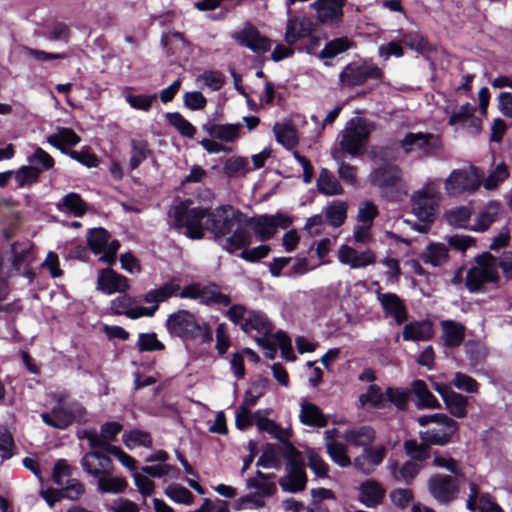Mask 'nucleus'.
<instances>
[{
    "instance_id": "obj_43",
    "label": "nucleus",
    "mask_w": 512,
    "mask_h": 512,
    "mask_svg": "<svg viewBox=\"0 0 512 512\" xmlns=\"http://www.w3.org/2000/svg\"><path fill=\"white\" fill-rule=\"evenodd\" d=\"M445 406L451 415L457 418H464L467 415L468 400L465 396L453 391L445 395Z\"/></svg>"
},
{
    "instance_id": "obj_28",
    "label": "nucleus",
    "mask_w": 512,
    "mask_h": 512,
    "mask_svg": "<svg viewBox=\"0 0 512 512\" xmlns=\"http://www.w3.org/2000/svg\"><path fill=\"white\" fill-rule=\"evenodd\" d=\"M434 334L433 324L429 320L413 321L403 328L402 337L405 341H428Z\"/></svg>"
},
{
    "instance_id": "obj_38",
    "label": "nucleus",
    "mask_w": 512,
    "mask_h": 512,
    "mask_svg": "<svg viewBox=\"0 0 512 512\" xmlns=\"http://www.w3.org/2000/svg\"><path fill=\"white\" fill-rule=\"evenodd\" d=\"M348 205L344 201H333L324 209L325 219L334 228L342 226L347 218Z\"/></svg>"
},
{
    "instance_id": "obj_58",
    "label": "nucleus",
    "mask_w": 512,
    "mask_h": 512,
    "mask_svg": "<svg viewBox=\"0 0 512 512\" xmlns=\"http://www.w3.org/2000/svg\"><path fill=\"white\" fill-rule=\"evenodd\" d=\"M508 169L504 163H501L495 167L489 176L484 180L483 185L487 190L496 188L499 183L503 182L508 177Z\"/></svg>"
},
{
    "instance_id": "obj_21",
    "label": "nucleus",
    "mask_w": 512,
    "mask_h": 512,
    "mask_svg": "<svg viewBox=\"0 0 512 512\" xmlns=\"http://www.w3.org/2000/svg\"><path fill=\"white\" fill-rule=\"evenodd\" d=\"M97 289L105 294L123 293L129 289L128 279L110 268L100 270Z\"/></svg>"
},
{
    "instance_id": "obj_56",
    "label": "nucleus",
    "mask_w": 512,
    "mask_h": 512,
    "mask_svg": "<svg viewBox=\"0 0 512 512\" xmlns=\"http://www.w3.org/2000/svg\"><path fill=\"white\" fill-rule=\"evenodd\" d=\"M429 443H418L416 440H408L404 443L406 453L416 461H423L429 456Z\"/></svg>"
},
{
    "instance_id": "obj_22",
    "label": "nucleus",
    "mask_w": 512,
    "mask_h": 512,
    "mask_svg": "<svg viewBox=\"0 0 512 512\" xmlns=\"http://www.w3.org/2000/svg\"><path fill=\"white\" fill-rule=\"evenodd\" d=\"M134 300L127 296L122 295L112 300L111 310L117 315H126L131 319H137L142 316L151 317L157 310V307H137L134 306Z\"/></svg>"
},
{
    "instance_id": "obj_46",
    "label": "nucleus",
    "mask_w": 512,
    "mask_h": 512,
    "mask_svg": "<svg viewBox=\"0 0 512 512\" xmlns=\"http://www.w3.org/2000/svg\"><path fill=\"white\" fill-rule=\"evenodd\" d=\"M351 47L352 42H350L346 37L337 38L325 45L320 52L319 57L321 59H331L338 54L347 51Z\"/></svg>"
},
{
    "instance_id": "obj_49",
    "label": "nucleus",
    "mask_w": 512,
    "mask_h": 512,
    "mask_svg": "<svg viewBox=\"0 0 512 512\" xmlns=\"http://www.w3.org/2000/svg\"><path fill=\"white\" fill-rule=\"evenodd\" d=\"M165 495L180 504H191L194 500L192 493L182 485L171 484L165 488Z\"/></svg>"
},
{
    "instance_id": "obj_40",
    "label": "nucleus",
    "mask_w": 512,
    "mask_h": 512,
    "mask_svg": "<svg viewBox=\"0 0 512 512\" xmlns=\"http://www.w3.org/2000/svg\"><path fill=\"white\" fill-rule=\"evenodd\" d=\"M249 171V162L244 157L232 156L224 161L223 172L228 178L244 177Z\"/></svg>"
},
{
    "instance_id": "obj_12",
    "label": "nucleus",
    "mask_w": 512,
    "mask_h": 512,
    "mask_svg": "<svg viewBox=\"0 0 512 512\" xmlns=\"http://www.w3.org/2000/svg\"><path fill=\"white\" fill-rule=\"evenodd\" d=\"M246 488L248 490L254 489L245 496L238 498L234 502L235 510H251L260 509L265 506V497H269L276 492V485L273 482H262L256 478H248L246 480Z\"/></svg>"
},
{
    "instance_id": "obj_1",
    "label": "nucleus",
    "mask_w": 512,
    "mask_h": 512,
    "mask_svg": "<svg viewBox=\"0 0 512 512\" xmlns=\"http://www.w3.org/2000/svg\"><path fill=\"white\" fill-rule=\"evenodd\" d=\"M173 224L184 228L185 235L191 239H201L205 231H210L215 238H223L222 247L229 253L248 246L252 235L246 225L248 217L231 205H221L215 209L189 208L180 202L169 211Z\"/></svg>"
},
{
    "instance_id": "obj_4",
    "label": "nucleus",
    "mask_w": 512,
    "mask_h": 512,
    "mask_svg": "<svg viewBox=\"0 0 512 512\" xmlns=\"http://www.w3.org/2000/svg\"><path fill=\"white\" fill-rule=\"evenodd\" d=\"M498 259L489 252L475 257L474 262L466 273L465 285L472 292L484 290V286L490 283H498Z\"/></svg>"
},
{
    "instance_id": "obj_13",
    "label": "nucleus",
    "mask_w": 512,
    "mask_h": 512,
    "mask_svg": "<svg viewBox=\"0 0 512 512\" xmlns=\"http://www.w3.org/2000/svg\"><path fill=\"white\" fill-rule=\"evenodd\" d=\"M109 239L108 231L101 227L93 228L87 234V242L91 250L95 254H102L99 260L112 265L115 263L120 243L117 240L109 241Z\"/></svg>"
},
{
    "instance_id": "obj_51",
    "label": "nucleus",
    "mask_w": 512,
    "mask_h": 512,
    "mask_svg": "<svg viewBox=\"0 0 512 512\" xmlns=\"http://www.w3.org/2000/svg\"><path fill=\"white\" fill-rule=\"evenodd\" d=\"M123 442L126 447L132 449L136 446L150 447L152 444V439L150 434L147 432L133 430L123 435Z\"/></svg>"
},
{
    "instance_id": "obj_35",
    "label": "nucleus",
    "mask_w": 512,
    "mask_h": 512,
    "mask_svg": "<svg viewBox=\"0 0 512 512\" xmlns=\"http://www.w3.org/2000/svg\"><path fill=\"white\" fill-rule=\"evenodd\" d=\"M442 339L446 346L457 347L465 337V327L452 320H444L441 322Z\"/></svg>"
},
{
    "instance_id": "obj_23",
    "label": "nucleus",
    "mask_w": 512,
    "mask_h": 512,
    "mask_svg": "<svg viewBox=\"0 0 512 512\" xmlns=\"http://www.w3.org/2000/svg\"><path fill=\"white\" fill-rule=\"evenodd\" d=\"M307 476L302 454L290 444V493L305 489Z\"/></svg>"
},
{
    "instance_id": "obj_5",
    "label": "nucleus",
    "mask_w": 512,
    "mask_h": 512,
    "mask_svg": "<svg viewBox=\"0 0 512 512\" xmlns=\"http://www.w3.org/2000/svg\"><path fill=\"white\" fill-rule=\"evenodd\" d=\"M166 327L171 335L180 338L200 337L203 342L212 340L211 329L205 323H200L192 313L186 310H179L169 315Z\"/></svg>"
},
{
    "instance_id": "obj_54",
    "label": "nucleus",
    "mask_w": 512,
    "mask_h": 512,
    "mask_svg": "<svg viewBox=\"0 0 512 512\" xmlns=\"http://www.w3.org/2000/svg\"><path fill=\"white\" fill-rule=\"evenodd\" d=\"M421 466L417 462L408 461L399 470L396 468V464L390 466L391 472L396 480H403L409 482L419 472Z\"/></svg>"
},
{
    "instance_id": "obj_42",
    "label": "nucleus",
    "mask_w": 512,
    "mask_h": 512,
    "mask_svg": "<svg viewBox=\"0 0 512 512\" xmlns=\"http://www.w3.org/2000/svg\"><path fill=\"white\" fill-rule=\"evenodd\" d=\"M130 145L129 167L134 170L149 157L151 151L149 149L148 142L145 140L132 139Z\"/></svg>"
},
{
    "instance_id": "obj_15",
    "label": "nucleus",
    "mask_w": 512,
    "mask_h": 512,
    "mask_svg": "<svg viewBox=\"0 0 512 512\" xmlns=\"http://www.w3.org/2000/svg\"><path fill=\"white\" fill-rule=\"evenodd\" d=\"M382 76V70L374 64L350 63L342 70L339 79L343 86L353 87L362 85L367 79H381Z\"/></svg>"
},
{
    "instance_id": "obj_32",
    "label": "nucleus",
    "mask_w": 512,
    "mask_h": 512,
    "mask_svg": "<svg viewBox=\"0 0 512 512\" xmlns=\"http://www.w3.org/2000/svg\"><path fill=\"white\" fill-rule=\"evenodd\" d=\"M375 431L370 426H361L348 429L342 435L347 444L366 448L375 440Z\"/></svg>"
},
{
    "instance_id": "obj_37",
    "label": "nucleus",
    "mask_w": 512,
    "mask_h": 512,
    "mask_svg": "<svg viewBox=\"0 0 512 512\" xmlns=\"http://www.w3.org/2000/svg\"><path fill=\"white\" fill-rule=\"evenodd\" d=\"M421 258L426 264L442 266L449 259L448 248L443 243H431L423 251Z\"/></svg>"
},
{
    "instance_id": "obj_36",
    "label": "nucleus",
    "mask_w": 512,
    "mask_h": 512,
    "mask_svg": "<svg viewBox=\"0 0 512 512\" xmlns=\"http://www.w3.org/2000/svg\"><path fill=\"white\" fill-rule=\"evenodd\" d=\"M300 420L303 424L316 427H325L327 419L321 410L313 403L302 401Z\"/></svg>"
},
{
    "instance_id": "obj_14",
    "label": "nucleus",
    "mask_w": 512,
    "mask_h": 512,
    "mask_svg": "<svg viewBox=\"0 0 512 512\" xmlns=\"http://www.w3.org/2000/svg\"><path fill=\"white\" fill-rule=\"evenodd\" d=\"M400 146L406 154L415 153L419 157L433 154L439 149V138L430 133H407L400 141Z\"/></svg>"
},
{
    "instance_id": "obj_27",
    "label": "nucleus",
    "mask_w": 512,
    "mask_h": 512,
    "mask_svg": "<svg viewBox=\"0 0 512 512\" xmlns=\"http://www.w3.org/2000/svg\"><path fill=\"white\" fill-rule=\"evenodd\" d=\"M242 124H216L208 122L202 126V129L212 138L226 143L234 142L240 134Z\"/></svg>"
},
{
    "instance_id": "obj_24",
    "label": "nucleus",
    "mask_w": 512,
    "mask_h": 512,
    "mask_svg": "<svg viewBox=\"0 0 512 512\" xmlns=\"http://www.w3.org/2000/svg\"><path fill=\"white\" fill-rule=\"evenodd\" d=\"M429 489L434 498L447 503L452 501L458 491L454 479L448 475H436L429 480Z\"/></svg>"
},
{
    "instance_id": "obj_31",
    "label": "nucleus",
    "mask_w": 512,
    "mask_h": 512,
    "mask_svg": "<svg viewBox=\"0 0 512 512\" xmlns=\"http://www.w3.org/2000/svg\"><path fill=\"white\" fill-rule=\"evenodd\" d=\"M359 501L367 507H374L381 503L384 497V489L375 480H367L359 488Z\"/></svg>"
},
{
    "instance_id": "obj_6",
    "label": "nucleus",
    "mask_w": 512,
    "mask_h": 512,
    "mask_svg": "<svg viewBox=\"0 0 512 512\" xmlns=\"http://www.w3.org/2000/svg\"><path fill=\"white\" fill-rule=\"evenodd\" d=\"M418 423L422 427L433 424L432 427L419 433L421 440L431 445L447 444L458 430V423L442 413L421 416L418 418Z\"/></svg>"
},
{
    "instance_id": "obj_44",
    "label": "nucleus",
    "mask_w": 512,
    "mask_h": 512,
    "mask_svg": "<svg viewBox=\"0 0 512 512\" xmlns=\"http://www.w3.org/2000/svg\"><path fill=\"white\" fill-rule=\"evenodd\" d=\"M326 452L330 456L331 460L340 467H349L353 464L349 455L348 449L342 442H332L325 444Z\"/></svg>"
},
{
    "instance_id": "obj_62",
    "label": "nucleus",
    "mask_w": 512,
    "mask_h": 512,
    "mask_svg": "<svg viewBox=\"0 0 512 512\" xmlns=\"http://www.w3.org/2000/svg\"><path fill=\"white\" fill-rule=\"evenodd\" d=\"M385 396L398 409L403 410L408 403L409 391L407 389L389 387L385 392Z\"/></svg>"
},
{
    "instance_id": "obj_53",
    "label": "nucleus",
    "mask_w": 512,
    "mask_h": 512,
    "mask_svg": "<svg viewBox=\"0 0 512 512\" xmlns=\"http://www.w3.org/2000/svg\"><path fill=\"white\" fill-rule=\"evenodd\" d=\"M166 118L168 122L174 126L183 136L193 137L196 129L187 121L180 113H167Z\"/></svg>"
},
{
    "instance_id": "obj_57",
    "label": "nucleus",
    "mask_w": 512,
    "mask_h": 512,
    "mask_svg": "<svg viewBox=\"0 0 512 512\" xmlns=\"http://www.w3.org/2000/svg\"><path fill=\"white\" fill-rule=\"evenodd\" d=\"M63 206L77 217H81L86 212V204L79 194L69 193L62 199Z\"/></svg>"
},
{
    "instance_id": "obj_34",
    "label": "nucleus",
    "mask_w": 512,
    "mask_h": 512,
    "mask_svg": "<svg viewBox=\"0 0 512 512\" xmlns=\"http://www.w3.org/2000/svg\"><path fill=\"white\" fill-rule=\"evenodd\" d=\"M332 159L338 164L337 174L340 180L348 185H356L358 168L345 161L342 150H331Z\"/></svg>"
},
{
    "instance_id": "obj_50",
    "label": "nucleus",
    "mask_w": 512,
    "mask_h": 512,
    "mask_svg": "<svg viewBox=\"0 0 512 512\" xmlns=\"http://www.w3.org/2000/svg\"><path fill=\"white\" fill-rule=\"evenodd\" d=\"M81 437L88 440L89 446L93 450H99L102 453L105 452L111 454L110 448L116 447L114 445H111V443L106 438H104V435L102 433L98 434L95 431H84Z\"/></svg>"
},
{
    "instance_id": "obj_25",
    "label": "nucleus",
    "mask_w": 512,
    "mask_h": 512,
    "mask_svg": "<svg viewBox=\"0 0 512 512\" xmlns=\"http://www.w3.org/2000/svg\"><path fill=\"white\" fill-rule=\"evenodd\" d=\"M385 453L386 449L383 446H368L354 458L353 465L358 471L370 474L383 461Z\"/></svg>"
},
{
    "instance_id": "obj_18",
    "label": "nucleus",
    "mask_w": 512,
    "mask_h": 512,
    "mask_svg": "<svg viewBox=\"0 0 512 512\" xmlns=\"http://www.w3.org/2000/svg\"><path fill=\"white\" fill-rule=\"evenodd\" d=\"M81 466L85 472L97 480L109 474H113L112 460L99 450L86 453L81 459Z\"/></svg>"
},
{
    "instance_id": "obj_47",
    "label": "nucleus",
    "mask_w": 512,
    "mask_h": 512,
    "mask_svg": "<svg viewBox=\"0 0 512 512\" xmlns=\"http://www.w3.org/2000/svg\"><path fill=\"white\" fill-rule=\"evenodd\" d=\"M177 288L172 284H165L157 289H152L148 291L144 297L143 300L146 303H154L153 307L159 306V303L167 300L170 298L175 292Z\"/></svg>"
},
{
    "instance_id": "obj_29",
    "label": "nucleus",
    "mask_w": 512,
    "mask_h": 512,
    "mask_svg": "<svg viewBox=\"0 0 512 512\" xmlns=\"http://www.w3.org/2000/svg\"><path fill=\"white\" fill-rule=\"evenodd\" d=\"M400 179L401 171L397 166H382L370 174V182L381 189L396 185Z\"/></svg>"
},
{
    "instance_id": "obj_3",
    "label": "nucleus",
    "mask_w": 512,
    "mask_h": 512,
    "mask_svg": "<svg viewBox=\"0 0 512 512\" xmlns=\"http://www.w3.org/2000/svg\"><path fill=\"white\" fill-rule=\"evenodd\" d=\"M51 399L54 402L51 411L41 414L43 422L50 427L64 430L85 415V408L76 401H70L65 394L53 393Z\"/></svg>"
},
{
    "instance_id": "obj_10",
    "label": "nucleus",
    "mask_w": 512,
    "mask_h": 512,
    "mask_svg": "<svg viewBox=\"0 0 512 512\" xmlns=\"http://www.w3.org/2000/svg\"><path fill=\"white\" fill-rule=\"evenodd\" d=\"M11 266L6 265L4 259H0V277L5 279L9 277L13 270L25 276L29 282L35 278V273L29 267L30 262L33 260L31 253V245L29 243H14L11 246Z\"/></svg>"
},
{
    "instance_id": "obj_9",
    "label": "nucleus",
    "mask_w": 512,
    "mask_h": 512,
    "mask_svg": "<svg viewBox=\"0 0 512 512\" xmlns=\"http://www.w3.org/2000/svg\"><path fill=\"white\" fill-rule=\"evenodd\" d=\"M483 177L484 173L475 166L455 169L445 180L444 189L450 196L471 193L480 187Z\"/></svg>"
},
{
    "instance_id": "obj_30",
    "label": "nucleus",
    "mask_w": 512,
    "mask_h": 512,
    "mask_svg": "<svg viewBox=\"0 0 512 512\" xmlns=\"http://www.w3.org/2000/svg\"><path fill=\"white\" fill-rule=\"evenodd\" d=\"M319 193L325 196H339L344 193V188L339 179L327 168H321L316 180Z\"/></svg>"
},
{
    "instance_id": "obj_45",
    "label": "nucleus",
    "mask_w": 512,
    "mask_h": 512,
    "mask_svg": "<svg viewBox=\"0 0 512 512\" xmlns=\"http://www.w3.org/2000/svg\"><path fill=\"white\" fill-rule=\"evenodd\" d=\"M127 487V481L122 477H114L113 474L105 475L98 479L97 488L102 493H121Z\"/></svg>"
},
{
    "instance_id": "obj_60",
    "label": "nucleus",
    "mask_w": 512,
    "mask_h": 512,
    "mask_svg": "<svg viewBox=\"0 0 512 512\" xmlns=\"http://www.w3.org/2000/svg\"><path fill=\"white\" fill-rule=\"evenodd\" d=\"M453 385L467 393H476L479 389V384L474 378L461 372L454 374Z\"/></svg>"
},
{
    "instance_id": "obj_16",
    "label": "nucleus",
    "mask_w": 512,
    "mask_h": 512,
    "mask_svg": "<svg viewBox=\"0 0 512 512\" xmlns=\"http://www.w3.org/2000/svg\"><path fill=\"white\" fill-rule=\"evenodd\" d=\"M288 218L282 214L261 215L254 218H248L246 229L251 228L256 236L261 240L271 238L278 228H286Z\"/></svg>"
},
{
    "instance_id": "obj_55",
    "label": "nucleus",
    "mask_w": 512,
    "mask_h": 512,
    "mask_svg": "<svg viewBox=\"0 0 512 512\" xmlns=\"http://www.w3.org/2000/svg\"><path fill=\"white\" fill-rule=\"evenodd\" d=\"M471 212L467 207H457L446 212L447 222L454 227H465L470 219Z\"/></svg>"
},
{
    "instance_id": "obj_52",
    "label": "nucleus",
    "mask_w": 512,
    "mask_h": 512,
    "mask_svg": "<svg viewBox=\"0 0 512 512\" xmlns=\"http://www.w3.org/2000/svg\"><path fill=\"white\" fill-rule=\"evenodd\" d=\"M385 394L377 385H370L367 392L359 396V402L362 407L370 405L374 408H380L383 404Z\"/></svg>"
},
{
    "instance_id": "obj_19",
    "label": "nucleus",
    "mask_w": 512,
    "mask_h": 512,
    "mask_svg": "<svg viewBox=\"0 0 512 512\" xmlns=\"http://www.w3.org/2000/svg\"><path fill=\"white\" fill-rule=\"evenodd\" d=\"M337 258L341 264L347 265L351 269L365 268L376 262V256L372 250L366 249L362 252H358L355 248L347 244H343L339 247Z\"/></svg>"
},
{
    "instance_id": "obj_20",
    "label": "nucleus",
    "mask_w": 512,
    "mask_h": 512,
    "mask_svg": "<svg viewBox=\"0 0 512 512\" xmlns=\"http://www.w3.org/2000/svg\"><path fill=\"white\" fill-rule=\"evenodd\" d=\"M180 296L182 298L197 299L202 303H218L228 306L231 302L229 296L221 294L215 286L206 287L200 284H193L182 289Z\"/></svg>"
},
{
    "instance_id": "obj_41",
    "label": "nucleus",
    "mask_w": 512,
    "mask_h": 512,
    "mask_svg": "<svg viewBox=\"0 0 512 512\" xmlns=\"http://www.w3.org/2000/svg\"><path fill=\"white\" fill-rule=\"evenodd\" d=\"M47 141L60 149L62 152L68 153L65 145L74 146L80 142V137L70 128H60L57 133L49 135Z\"/></svg>"
},
{
    "instance_id": "obj_17",
    "label": "nucleus",
    "mask_w": 512,
    "mask_h": 512,
    "mask_svg": "<svg viewBox=\"0 0 512 512\" xmlns=\"http://www.w3.org/2000/svg\"><path fill=\"white\" fill-rule=\"evenodd\" d=\"M347 0H315L310 7L316 11L317 20L330 26H338L344 17Z\"/></svg>"
},
{
    "instance_id": "obj_11",
    "label": "nucleus",
    "mask_w": 512,
    "mask_h": 512,
    "mask_svg": "<svg viewBox=\"0 0 512 512\" xmlns=\"http://www.w3.org/2000/svg\"><path fill=\"white\" fill-rule=\"evenodd\" d=\"M253 421L260 431L268 432L272 437L279 440L281 443L288 442V431L280 428L275 422L265 418L257 411L252 417L250 415L249 407L242 405L236 412V426L240 430H244L252 425Z\"/></svg>"
},
{
    "instance_id": "obj_64",
    "label": "nucleus",
    "mask_w": 512,
    "mask_h": 512,
    "mask_svg": "<svg viewBox=\"0 0 512 512\" xmlns=\"http://www.w3.org/2000/svg\"><path fill=\"white\" fill-rule=\"evenodd\" d=\"M138 348L140 351H161L164 345L157 339L154 333H143L139 335Z\"/></svg>"
},
{
    "instance_id": "obj_39",
    "label": "nucleus",
    "mask_w": 512,
    "mask_h": 512,
    "mask_svg": "<svg viewBox=\"0 0 512 512\" xmlns=\"http://www.w3.org/2000/svg\"><path fill=\"white\" fill-rule=\"evenodd\" d=\"M234 39L255 53H264L270 48V41L261 34H234Z\"/></svg>"
},
{
    "instance_id": "obj_33",
    "label": "nucleus",
    "mask_w": 512,
    "mask_h": 512,
    "mask_svg": "<svg viewBox=\"0 0 512 512\" xmlns=\"http://www.w3.org/2000/svg\"><path fill=\"white\" fill-rule=\"evenodd\" d=\"M411 392L417 397L416 406L419 409H439L440 402L428 389L423 380H414L411 383Z\"/></svg>"
},
{
    "instance_id": "obj_63",
    "label": "nucleus",
    "mask_w": 512,
    "mask_h": 512,
    "mask_svg": "<svg viewBox=\"0 0 512 512\" xmlns=\"http://www.w3.org/2000/svg\"><path fill=\"white\" fill-rule=\"evenodd\" d=\"M265 392V381L258 380L251 383L250 387L245 393L243 404L251 407L254 406L258 399L263 396Z\"/></svg>"
},
{
    "instance_id": "obj_2",
    "label": "nucleus",
    "mask_w": 512,
    "mask_h": 512,
    "mask_svg": "<svg viewBox=\"0 0 512 512\" xmlns=\"http://www.w3.org/2000/svg\"><path fill=\"white\" fill-rule=\"evenodd\" d=\"M241 329L249 334L256 332L253 337L258 345L262 347L266 357L274 359L277 349H280L282 356L288 358L286 333L278 331L272 334V325L262 313L250 311L246 321L241 323Z\"/></svg>"
},
{
    "instance_id": "obj_59",
    "label": "nucleus",
    "mask_w": 512,
    "mask_h": 512,
    "mask_svg": "<svg viewBox=\"0 0 512 512\" xmlns=\"http://www.w3.org/2000/svg\"><path fill=\"white\" fill-rule=\"evenodd\" d=\"M14 440L5 426H0V457L2 461L10 459L13 456Z\"/></svg>"
},
{
    "instance_id": "obj_48",
    "label": "nucleus",
    "mask_w": 512,
    "mask_h": 512,
    "mask_svg": "<svg viewBox=\"0 0 512 512\" xmlns=\"http://www.w3.org/2000/svg\"><path fill=\"white\" fill-rule=\"evenodd\" d=\"M40 173L41 169L33 165L22 166L16 172H14V177L17 181L18 187L22 188L24 186H29L37 182Z\"/></svg>"
},
{
    "instance_id": "obj_26",
    "label": "nucleus",
    "mask_w": 512,
    "mask_h": 512,
    "mask_svg": "<svg viewBox=\"0 0 512 512\" xmlns=\"http://www.w3.org/2000/svg\"><path fill=\"white\" fill-rule=\"evenodd\" d=\"M376 297L386 316L394 318L398 325H401L407 320L408 315L406 307L396 294L376 291Z\"/></svg>"
},
{
    "instance_id": "obj_61",
    "label": "nucleus",
    "mask_w": 512,
    "mask_h": 512,
    "mask_svg": "<svg viewBox=\"0 0 512 512\" xmlns=\"http://www.w3.org/2000/svg\"><path fill=\"white\" fill-rule=\"evenodd\" d=\"M377 214L378 209L375 204L370 201L364 202L358 209L357 223L372 226Z\"/></svg>"
},
{
    "instance_id": "obj_7",
    "label": "nucleus",
    "mask_w": 512,
    "mask_h": 512,
    "mask_svg": "<svg viewBox=\"0 0 512 512\" xmlns=\"http://www.w3.org/2000/svg\"><path fill=\"white\" fill-rule=\"evenodd\" d=\"M370 133L371 127L366 121L353 118L342 131L339 147H334L331 150H342V155L347 153L351 157L361 156L366 151Z\"/></svg>"
},
{
    "instance_id": "obj_8",
    "label": "nucleus",
    "mask_w": 512,
    "mask_h": 512,
    "mask_svg": "<svg viewBox=\"0 0 512 512\" xmlns=\"http://www.w3.org/2000/svg\"><path fill=\"white\" fill-rule=\"evenodd\" d=\"M439 199V188L433 182H428L423 188L414 193L412 197L413 212L420 221L425 222V224L416 226L419 232H426L427 223L434 220L438 211Z\"/></svg>"
}]
</instances>
